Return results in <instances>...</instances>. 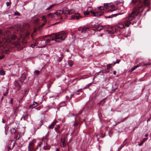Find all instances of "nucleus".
I'll return each mask as SVG.
<instances>
[{"instance_id":"f257e3e1","label":"nucleus","mask_w":151,"mask_h":151,"mask_svg":"<svg viewBox=\"0 0 151 151\" xmlns=\"http://www.w3.org/2000/svg\"><path fill=\"white\" fill-rule=\"evenodd\" d=\"M137 15L135 14V12L133 11L131 14H129L127 17H125V21L124 22L125 25L122 22H119L116 25L117 27L121 29L125 28V26L128 27L129 25L131 24L133 25L134 23H136V22H133V20L135 19L136 16Z\"/></svg>"},{"instance_id":"f03ea898","label":"nucleus","mask_w":151,"mask_h":151,"mask_svg":"<svg viewBox=\"0 0 151 151\" xmlns=\"http://www.w3.org/2000/svg\"><path fill=\"white\" fill-rule=\"evenodd\" d=\"M142 1H139V4L136 8L137 12L138 13H142L143 12L144 9H142V7H148L150 4L149 0H142Z\"/></svg>"},{"instance_id":"7ed1b4c3","label":"nucleus","mask_w":151,"mask_h":151,"mask_svg":"<svg viewBox=\"0 0 151 151\" xmlns=\"http://www.w3.org/2000/svg\"><path fill=\"white\" fill-rule=\"evenodd\" d=\"M66 36V34L64 32H60L58 33L54 34L51 37L50 41L55 40L58 42H60L62 40H64Z\"/></svg>"},{"instance_id":"20e7f679","label":"nucleus","mask_w":151,"mask_h":151,"mask_svg":"<svg viewBox=\"0 0 151 151\" xmlns=\"http://www.w3.org/2000/svg\"><path fill=\"white\" fill-rule=\"evenodd\" d=\"M0 50H1L3 53L7 54L10 52L9 48L6 46L2 45L0 41Z\"/></svg>"},{"instance_id":"39448f33","label":"nucleus","mask_w":151,"mask_h":151,"mask_svg":"<svg viewBox=\"0 0 151 151\" xmlns=\"http://www.w3.org/2000/svg\"><path fill=\"white\" fill-rule=\"evenodd\" d=\"M79 123H78L76 122V119H75V121L74 122V124L72 126L74 127V129L73 130L72 133L71 134V135H72V134L74 133L75 132H78L79 131L80 128L79 127H78V125Z\"/></svg>"},{"instance_id":"423d86ee","label":"nucleus","mask_w":151,"mask_h":151,"mask_svg":"<svg viewBox=\"0 0 151 151\" xmlns=\"http://www.w3.org/2000/svg\"><path fill=\"white\" fill-rule=\"evenodd\" d=\"M30 33L28 31L21 32L20 33V37L23 39L27 37L29 35Z\"/></svg>"},{"instance_id":"0eeeda50","label":"nucleus","mask_w":151,"mask_h":151,"mask_svg":"<svg viewBox=\"0 0 151 151\" xmlns=\"http://www.w3.org/2000/svg\"><path fill=\"white\" fill-rule=\"evenodd\" d=\"M151 63H147V64H142L141 63H139V64L137 65L136 66H134L130 70L132 71H133L135 70V69L138 67L140 66H146L148 65H151Z\"/></svg>"},{"instance_id":"6e6552de","label":"nucleus","mask_w":151,"mask_h":151,"mask_svg":"<svg viewBox=\"0 0 151 151\" xmlns=\"http://www.w3.org/2000/svg\"><path fill=\"white\" fill-rule=\"evenodd\" d=\"M89 12H91L92 14L94 13V12L92 11V8L91 6L88 7L87 9V11L84 12V14L85 15H87Z\"/></svg>"},{"instance_id":"1a4fd4ad","label":"nucleus","mask_w":151,"mask_h":151,"mask_svg":"<svg viewBox=\"0 0 151 151\" xmlns=\"http://www.w3.org/2000/svg\"><path fill=\"white\" fill-rule=\"evenodd\" d=\"M81 17L80 14L78 13H75L74 15H72L71 16V18L70 19L72 20H74L75 19H78Z\"/></svg>"},{"instance_id":"9d476101","label":"nucleus","mask_w":151,"mask_h":151,"mask_svg":"<svg viewBox=\"0 0 151 151\" xmlns=\"http://www.w3.org/2000/svg\"><path fill=\"white\" fill-rule=\"evenodd\" d=\"M62 14V12L61 10H58L55 13V16H56L58 17V18L59 19H63V17L61 16Z\"/></svg>"},{"instance_id":"9b49d317","label":"nucleus","mask_w":151,"mask_h":151,"mask_svg":"<svg viewBox=\"0 0 151 151\" xmlns=\"http://www.w3.org/2000/svg\"><path fill=\"white\" fill-rule=\"evenodd\" d=\"M57 122L58 121L56 119H55L54 120L51 124L48 126V129H53L54 126L56 124Z\"/></svg>"},{"instance_id":"f8f14e48","label":"nucleus","mask_w":151,"mask_h":151,"mask_svg":"<svg viewBox=\"0 0 151 151\" xmlns=\"http://www.w3.org/2000/svg\"><path fill=\"white\" fill-rule=\"evenodd\" d=\"M28 148V149H29V150H34L36 149V148H35L34 147V144L33 142H31L29 143Z\"/></svg>"},{"instance_id":"ddd939ff","label":"nucleus","mask_w":151,"mask_h":151,"mask_svg":"<svg viewBox=\"0 0 151 151\" xmlns=\"http://www.w3.org/2000/svg\"><path fill=\"white\" fill-rule=\"evenodd\" d=\"M103 12L102 11H99L96 12H94L93 13V16L94 17H99L103 15Z\"/></svg>"},{"instance_id":"4468645a","label":"nucleus","mask_w":151,"mask_h":151,"mask_svg":"<svg viewBox=\"0 0 151 151\" xmlns=\"http://www.w3.org/2000/svg\"><path fill=\"white\" fill-rule=\"evenodd\" d=\"M26 78V76L25 74L24 73L21 75L19 80L21 82H23L24 81Z\"/></svg>"},{"instance_id":"2eb2a0df","label":"nucleus","mask_w":151,"mask_h":151,"mask_svg":"<svg viewBox=\"0 0 151 151\" xmlns=\"http://www.w3.org/2000/svg\"><path fill=\"white\" fill-rule=\"evenodd\" d=\"M28 118V114L27 111L24 113L23 115L22 118H23L24 120H27Z\"/></svg>"},{"instance_id":"dca6fc26","label":"nucleus","mask_w":151,"mask_h":151,"mask_svg":"<svg viewBox=\"0 0 151 151\" xmlns=\"http://www.w3.org/2000/svg\"><path fill=\"white\" fill-rule=\"evenodd\" d=\"M62 14H68L69 13V10L66 8H64L62 11Z\"/></svg>"},{"instance_id":"f3484780","label":"nucleus","mask_w":151,"mask_h":151,"mask_svg":"<svg viewBox=\"0 0 151 151\" xmlns=\"http://www.w3.org/2000/svg\"><path fill=\"white\" fill-rule=\"evenodd\" d=\"M38 105V103L35 101H34L32 104H31L29 106V108L33 109Z\"/></svg>"},{"instance_id":"a211bd4d","label":"nucleus","mask_w":151,"mask_h":151,"mask_svg":"<svg viewBox=\"0 0 151 151\" xmlns=\"http://www.w3.org/2000/svg\"><path fill=\"white\" fill-rule=\"evenodd\" d=\"M82 28L83 29V32H85L88 30L89 27L87 25H86L84 26Z\"/></svg>"},{"instance_id":"6ab92c4d","label":"nucleus","mask_w":151,"mask_h":151,"mask_svg":"<svg viewBox=\"0 0 151 151\" xmlns=\"http://www.w3.org/2000/svg\"><path fill=\"white\" fill-rule=\"evenodd\" d=\"M66 105V104L65 101H63L61 102L59 104V107L57 109L58 110L60 108L62 107L65 106Z\"/></svg>"},{"instance_id":"aec40b11","label":"nucleus","mask_w":151,"mask_h":151,"mask_svg":"<svg viewBox=\"0 0 151 151\" xmlns=\"http://www.w3.org/2000/svg\"><path fill=\"white\" fill-rule=\"evenodd\" d=\"M60 143L62 147H64L66 145L65 143L64 139H63L62 138H61Z\"/></svg>"},{"instance_id":"412c9836","label":"nucleus","mask_w":151,"mask_h":151,"mask_svg":"<svg viewBox=\"0 0 151 151\" xmlns=\"http://www.w3.org/2000/svg\"><path fill=\"white\" fill-rule=\"evenodd\" d=\"M106 99V98H105L104 99L101 100L99 103H98V105H102L105 102V100Z\"/></svg>"},{"instance_id":"4be33fe9","label":"nucleus","mask_w":151,"mask_h":151,"mask_svg":"<svg viewBox=\"0 0 151 151\" xmlns=\"http://www.w3.org/2000/svg\"><path fill=\"white\" fill-rule=\"evenodd\" d=\"M121 14H114L113 15H110L106 17V18H112L113 17H116V16Z\"/></svg>"},{"instance_id":"5701e85b","label":"nucleus","mask_w":151,"mask_h":151,"mask_svg":"<svg viewBox=\"0 0 151 151\" xmlns=\"http://www.w3.org/2000/svg\"><path fill=\"white\" fill-rule=\"evenodd\" d=\"M16 132V129L14 128H12L10 130V132H11L12 133L14 134Z\"/></svg>"},{"instance_id":"b1692460","label":"nucleus","mask_w":151,"mask_h":151,"mask_svg":"<svg viewBox=\"0 0 151 151\" xmlns=\"http://www.w3.org/2000/svg\"><path fill=\"white\" fill-rule=\"evenodd\" d=\"M116 9L114 7V6H111V9H110V11L111 12H112L114 11H116Z\"/></svg>"},{"instance_id":"393cba45","label":"nucleus","mask_w":151,"mask_h":151,"mask_svg":"<svg viewBox=\"0 0 151 151\" xmlns=\"http://www.w3.org/2000/svg\"><path fill=\"white\" fill-rule=\"evenodd\" d=\"M5 71L3 70H0V74L2 76H4L5 75Z\"/></svg>"},{"instance_id":"a878e982","label":"nucleus","mask_w":151,"mask_h":151,"mask_svg":"<svg viewBox=\"0 0 151 151\" xmlns=\"http://www.w3.org/2000/svg\"><path fill=\"white\" fill-rule=\"evenodd\" d=\"M55 6V5H54V4L51 5H50V6H49L46 9V10H50V9H51L52 7H53Z\"/></svg>"},{"instance_id":"bb28decb","label":"nucleus","mask_w":151,"mask_h":151,"mask_svg":"<svg viewBox=\"0 0 151 151\" xmlns=\"http://www.w3.org/2000/svg\"><path fill=\"white\" fill-rule=\"evenodd\" d=\"M68 65L70 66H72L73 65V63L71 60H69L68 61Z\"/></svg>"},{"instance_id":"cd10ccee","label":"nucleus","mask_w":151,"mask_h":151,"mask_svg":"<svg viewBox=\"0 0 151 151\" xmlns=\"http://www.w3.org/2000/svg\"><path fill=\"white\" fill-rule=\"evenodd\" d=\"M40 71L38 70H36L34 72V74L35 75H38L39 74Z\"/></svg>"},{"instance_id":"c85d7f7f","label":"nucleus","mask_w":151,"mask_h":151,"mask_svg":"<svg viewBox=\"0 0 151 151\" xmlns=\"http://www.w3.org/2000/svg\"><path fill=\"white\" fill-rule=\"evenodd\" d=\"M69 15H70L72 14H74L75 13V11L74 10H71L70 11H69Z\"/></svg>"},{"instance_id":"c756f323","label":"nucleus","mask_w":151,"mask_h":151,"mask_svg":"<svg viewBox=\"0 0 151 151\" xmlns=\"http://www.w3.org/2000/svg\"><path fill=\"white\" fill-rule=\"evenodd\" d=\"M112 64V63L109 64L107 65V69H110L111 67V65Z\"/></svg>"},{"instance_id":"7c9ffc66","label":"nucleus","mask_w":151,"mask_h":151,"mask_svg":"<svg viewBox=\"0 0 151 151\" xmlns=\"http://www.w3.org/2000/svg\"><path fill=\"white\" fill-rule=\"evenodd\" d=\"M50 40L48 39H47L46 40V41L45 42L46 44L48 45L49 43H50Z\"/></svg>"},{"instance_id":"2f4dec72","label":"nucleus","mask_w":151,"mask_h":151,"mask_svg":"<svg viewBox=\"0 0 151 151\" xmlns=\"http://www.w3.org/2000/svg\"><path fill=\"white\" fill-rule=\"evenodd\" d=\"M104 7L106 9L109 8V4L108 3H105L104 4Z\"/></svg>"},{"instance_id":"473e14b6","label":"nucleus","mask_w":151,"mask_h":151,"mask_svg":"<svg viewBox=\"0 0 151 151\" xmlns=\"http://www.w3.org/2000/svg\"><path fill=\"white\" fill-rule=\"evenodd\" d=\"M55 131L57 133H60V131L58 129V128L57 127H55Z\"/></svg>"},{"instance_id":"72a5a7b5","label":"nucleus","mask_w":151,"mask_h":151,"mask_svg":"<svg viewBox=\"0 0 151 151\" xmlns=\"http://www.w3.org/2000/svg\"><path fill=\"white\" fill-rule=\"evenodd\" d=\"M13 99L12 98L10 99V100L9 101V104L11 105H13Z\"/></svg>"},{"instance_id":"f704fd0d","label":"nucleus","mask_w":151,"mask_h":151,"mask_svg":"<svg viewBox=\"0 0 151 151\" xmlns=\"http://www.w3.org/2000/svg\"><path fill=\"white\" fill-rule=\"evenodd\" d=\"M138 0H132L131 2L130 3V4H135L136 3L137 1Z\"/></svg>"},{"instance_id":"c9c22d12","label":"nucleus","mask_w":151,"mask_h":151,"mask_svg":"<svg viewBox=\"0 0 151 151\" xmlns=\"http://www.w3.org/2000/svg\"><path fill=\"white\" fill-rule=\"evenodd\" d=\"M16 37H17V36L16 35H14L11 37V39L12 40H14L16 38Z\"/></svg>"},{"instance_id":"e433bc0d","label":"nucleus","mask_w":151,"mask_h":151,"mask_svg":"<svg viewBox=\"0 0 151 151\" xmlns=\"http://www.w3.org/2000/svg\"><path fill=\"white\" fill-rule=\"evenodd\" d=\"M5 57V55H4L3 54H0V60H1L3 58Z\"/></svg>"},{"instance_id":"4c0bfd02","label":"nucleus","mask_w":151,"mask_h":151,"mask_svg":"<svg viewBox=\"0 0 151 151\" xmlns=\"http://www.w3.org/2000/svg\"><path fill=\"white\" fill-rule=\"evenodd\" d=\"M91 83H89L88 84L87 86H86L83 89H86L87 88H88L89 87L91 84Z\"/></svg>"},{"instance_id":"58836bf2","label":"nucleus","mask_w":151,"mask_h":151,"mask_svg":"<svg viewBox=\"0 0 151 151\" xmlns=\"http://www.w3.org/2000/svg\"><path fill=\"white\" fill-rule=\"evenodd\" d=\"M14 15H17V16H20V14L17 12H14Z\"/></svg>"},{"instance_id":"ea45409f","label":"nucleus","mask_w":151,"mask_h":151,"mask_svg":"<svg viewBox=\"0 0 151 151\" xmlns=\"http://www.w3.org/2000/svg\"><path fill=\"white\" fill-rule=\"evenodd\" d=\"M120 61V60H119L117 59L116 60V62H114V65L116 63H119Z\"/></svg>"},{"instance_id":"a19ab883","label":"nucleus","mask_w":151,"mask_h":151,"mask_svg":"<svg viewBox=\"0 0 151 151\" xmlns=\"http://www.w3.org/2000/svg\"><path fill=\"white\" fill-rule=\"evenodd\" d=\"M44 149L45 150H49V148L46 147V146L44 147Z\"/></svg>"},{"instance_id":"79ce46f5","label":"nucleus","mask_w":151,"mask_h":151,"mask_svg":"<svg viewBox=\"0 0 151 151\" xmlns=\"http://www.w3.org/2000/svg\"><path fill=\"white\" fill-rule=\"evenodd\" d=\"M125 120V119H124V120H122L121 121L118 122H115V123H116V125H117L118 124H119V123H120V122H123Z\"/></svg>"},{"instance_id":"37998d69","label":"nucleus","mask_w":151,"mask_h":151,"mask_svg":"<svg viewBox=\"0 0 151 151\" xmlns=\"http://www.w3.org/2000/svg\"><path fill=\"white\" fill-rule=\"evenodd\" d=\"M62 60V58L61 57H59L58 59V62H60Z\"/></svg>"},{"instance_id":"c03bdc74","label":"nucleus","mask_w":151,"mask_h":151,"mask_svg":"<svg viewBox=\"0 0 151 151\" xmlns=\"http://www.w3.org/2000/svg\"><path fill=\"white\" fill-rule=\"evenodd\" d=\"M47 90L48 92L50 91V88L51 86L49 84L47 85Z\"/></svg>"},{"instance_id":"a18cd8bd","label":"nucleus","mask_w":151,"mask_h":151,"mask_svg":"<svg viewBox=\"0 0 151 151\" xmlns=\"http://www.w3.org/2000/svg\"><path fill=\"white\" fill-rule=\"evenodd\" d=\"M78 30L79 31H81L82 32H83V29L82 28L80 27L78 28Z\"/></svg>"},{"instance_id":"49530a36","label":"nucleus","mask_w":151,"mask_h":151,"mask_svg":"<svg viewBox=\"0 0 151 151\" xmlns=\"http://www.w3.org/2000/svg\"><path fill=\"white\" fill-rule=\"evenodd\" d=\"M98 8L100 10H103L104 9V7L103 6H99Z\"/></svg>"},{"instance_id":"de8ad7c7","label":"nucleus","mask_w":151,"mask_h":151,"mask_svg":"<svg viewBox=\"0 0 151 151\" xmlns=\"http://www.w3.org/2000/svg\"><path fill=\"white\" fill-rule=\"evenodd\" d=\"M42 19H43L44 20V22H47V21L46 20L45 17L44 16H42Z\"/></svg>"},{"instance_id":"09e8293b","label":"nucleus","mask_w":151,"mask_h":151,"mask_svg":"<svg viewBox=\"0 0 151 151\" xmlns=\"http://www.w3.org/2000/svg\"><path fill=\"white\" fill-rule=\"evenodd\" d=\"M38 148V147L37 146L36 148V150H29V149H28V151H36L37 150V149Z\"/></svg>"},{"instance_id":"8fccbe9b","label":"nucleus","mask_w":151,"mask_h":151,"mask_svg":"<svg viewBox=\"0 0 151 151\" xmlns=\"http://www.w3.org/2000/svg\"><path fill=\"white\" fill-rule=\"evenodd\" d=\"M4 128H5V134H7V133H6V129H7L6 124H5V126L4 127Z\"/></svg>"},{"instance_id":"3c124183","label":"nucleus","mask_w":151,"mask_h":151,"mask_svg":"<svg viewBox=\"0 0 151 151\" xmlns=\"http://www.w3.org/2000/svg\"><path fill=\"white\" fill-rule=\"evenodd\" d=\"M31 47L32 48H33L35 47V45H34V44H31Z\"/></svg>"},{"instance_id":"603ef678","label":"nucleus","mask_w":151,"mask_h":151,"mask_svg":"<svg viewBox=\"0 0 151 151\" xmlns=\"http://www.w3.org/2000/svg\"><path fill=\"white\" fill-rule=\"evenodd\" d=\"M19 137H20L18 135H17V136L16 138V139L17 140H18L19 139Z\"/></svg>"},{"instance_id":"864d4df0","label":"nucleus","mask_w":151,"mask_h":151,"mask_svg":"<svg viewBox=\"0 0 151 151\" xmlns=\"http://www.w3.org/2000/svg\"><path fill=\"white\" fill-rule=\"evenodd\" d=\"M10 76H12V77H14V76H15V75L14 74H10Z\"/></svg>"},{"instance_id":"5fc2aeb1","label":"nucleus","mask_w":151,"mask_h":151,"mask_svg":"<svg viewBox=\"0 0 151 151\" xmlns=\"http://www.w3.org/2000/svg\"><path fill=\"white\" fill-rule=\"evenodd\" d=\"M36 109L37 110H39L40 109V107H37Z\"/></svg>"},{"instance_id":"6e6d98bb","label":"nucleus","mask_w":151,"mask_h":151,"mask_svg":"<svg viewBox=\"0 0 151 151\" xmlns=\"http://www.w3.org/2000/svg\"><path fill=\"white\" fill-rule=\"evenodd\" d=\"M9 2H7L6 3V6H9Z\"/></svg>"},{"instance_id":"4d7b16f0","label":"nucleus","mask_w":151,"mask_h":151,"mask_svg":"<svg viewBox=\"0 0 151 151\" xmlns=\"http://www.w3.org/2000/svg\"><path fill=\"white\" fill-rule=\"evenodd\" d=\"M150 10V9H148L146 11V12L144 14V15H145L146 12H147L149 11Z\"/></svg>"},{"instance_id":"13d9d810","label":"nucleus","mask_w":151,"mask_h":151,"mask_svg":"<svg viewBox=\"0 0 151 151\" xmlns=\"http://www.w3.org/2000/svg\"><path fill=\"white\" fill-rule=\"evenodd\" d=\"M52 13H50V14H48V15H47V16H52Z\"/></svg>"},{"instance_id":"bf43d9fd","label":"nucleus","mask_w":151,"mask_h":151,"mask_svg":"<svg viewBox=\"0 0 151 151\" xmlns=\"http://www.w3.org/2000/svg\"><path fill=\"white\" fill-rule=\"evenodd\" d=\"M2 122L3 123H5V121H4L3 119H2Z\"/></svg>"},{"instance_id":"052dcab7","label":"nucleus","mask_w":151,"mask_h":151,"mask_svg":"<svg viewBox=\"0 0 151 151\" xmlns=\"http://www.w3.org/2000/svg\"><path fill=\"white\" fill-rule=\"evenodd\" d=\"M7 93V92L6 93H4V94H3V96H6Z\"/></svg>"},{"instance_id":"680f3d73","label":"nucleus","mask_w":151,"mask_h":151,"mask_svg":"<svg viewBox=\"0 0 151 151\" xmlns=\"http://www.w3.org/2000/svg\"><path fill=\"white\" fill-rule=\"evenodd\" d=\"M83 111V110L80 111V112L78 114H81L82 113Z\"/></svg>"},{"instance_id":"e2e57ef3","label":"nucleus","mask_w":151,"mask_h":151,"mask_svg":"<svg viewBox=\"0 0 151 151\" xmlns=\"http://www.w3.org/2000/svg\"><path fill=\"white\" fill-rule=\"evenodd\" d=\"M4 96H2V97H1V101H2L3 100V99H4Z\"/></svg>"},{"instance_id":"0e129e2a","label":"nucleus","mask_w":151,"mask_h":151,"mask_svg":"<svg viewBox=\"0 0 151 151\" xmlns=\"http://www.w3.org/2000/svg\"><path fill=\"white\" fill-rule=\"evenodd\" d=\"M142 144H143V143H142V142H141V143H140V144H139V146H141V145H142Z\"/></svg>"},{"instance_id":"69168bd1","label":"nucleus","mask_w":151,"mask_h":151,"mask_svg":"<svg viewBox=\"0 0 151 151\" xmlns=\"http://www.w3.org/2000/svg\"><path fill=\"white\" fill-rule=\"evenodd\" d=\"M113 74L115 75L116 74V72L115 71H114L113 72Z\"/></svg>"},{"instance_id":"338daca9","label":"nucleus","mask_w":151,"mask_h":151,"mask_svg":"<svg viewBox=\"0 0 151 151\" xmlns=\"http://www.w3.org/2000/svg\"><path fill=\"white\" fill-rule=\"evenodd\" d=\"M59 151V149L58 148H57L56 149V151Z\"/></svg>"},{"instance_id":"774afa93","label":"nucleus","mask_w":151,"mask_h":151,"mask_svg":"<svg viewBox=\"0 0 151 151\" xmlns=\"http://www.w3.org/2000/svg\"><path fill=\"white\" fill-rule=\"evenodd\" d=\"M74 95L73 94H72L70 95V98H72V97Z\"/></svg>"}]
</instances>
